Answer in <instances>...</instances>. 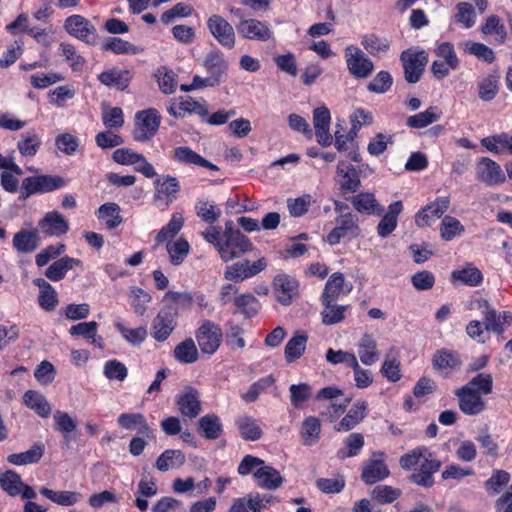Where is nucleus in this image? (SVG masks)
Listing matches in <instances>:
<instances>
[{
  "label": "nucleus",
  "mask_w": 512,
  "mask_h": 512,
  "mask_svg": "<svg viewBox=\"0 0 512 512\" xmlns=\"http://www.w3.org/2000/svg\"><path fill=\"white\" fill-rule=\"evenodd\" d=\"M42 141L35 129H30L21 135L17 149L23 157H33L41 147Z\"/></svg>",
  "instance_id": "4c0bfd02"
},
{
  "label": "nucleus",
  "mask_w": 512,
  "mask_h": 512,
  "mask_svg": "<svg viewBox=\"0 0 512 512\" xmlns=\"http://www.w3.org/2000/svg\"><path fill=\"white\" fill-rule=\"evenodd\" d=\"M253 477L259 487L267 490H275L283 482L279 471L265 463L254 472Z\"/></svg>",
  "instance_id": "cd10ccee"
},
{
  "label": "nucleus",
  "mask_w": 512,
  "mask_h": 512,
  "mask_svg": "<svg viewBox=\"0 0 512 512\" xmlns=\"http://www.w3.org/2000/svg\"><path fill=\"white\" fill-rule=\"evenodd\" d=\"M65 30L71 35L87 44H94L96 39L95 26L82 15H72L64 22Z\"/></svg>",
  "instance_id": "f8f14e48"
},
{
  "label": "nucleus",
  "mask_w": 512,
  "mask_h": 512,
  "mask_svg": "<svg viewBox=\"0 0 512 512\" xmlns=\"http://www.w3.org/2000/svg\"><path fill=\"white\" fill-rule=\"evenodd\" d=\"M221 338V329L211 321H205L198 329L197 341L203 353L213 354L218 349Z\"/></svg>",
  "instance_id": "ddd939ff"
},
{
  "label": "nucleus",
  "mask_w": 512,
  "mask_h": 512,
  "mask_svg": "<svg viewBox=\"0 0 512 512\" xmlns=\"http://www.w3.org/2000/svg\"><path fill=\"white\" fill-rule=\"evenodd\" d=\"M337 173L342 176L340 188L344 192H355L361 185L358 172L351 164L340 161L337 165Z\"/></svg>",
  "instance_id": "72a5a7b5"
},
{
  "label": "nucleus",
  "mask_w": 512,
  "mask_h": 512,
  "mask_svg": "<svg viewBox=\"0 0 512 512\" xmlns=\"http://www.w3.org/2000/svg\"><path fill=\"white\" fill-rule=\"evenodd\" d=\"M195 430L205 440H216L224 431L220 417L214 413L202 416L198 420Z\"/></svg>",
  "instance_id": "5701e85b"
},
{
  "label": "nucleus",
  "mask_w": 512,
  "mask_h": 512,
  "mask_svg": "<svg viewBox=\"0 0 512 512\" xmlns=\"http://www.w3.org/2000/svg\"><path fill=\"white\" fill-rule=\"evenodd\" d=\"M344 57L347 69L354 78L365 79L372 74L374 64L359 47L347 46L344 50Z\"/></svg>",
  "instance_id": "423d86ee"
},
{
  "label": "nucleus",
  "mask_w": 512,
  "mask_h": 512,
  "mask_svg": "<svg viewBox=\"0 0 512 512\" xmlns=\"http://www.w3.org/2000/svg\"><path fill=\"white\" fill-rule=\"evenodd\" d=\"M346 450H340L338 457L341 459L354 457L359 454L364 446V437L361 433H351L345 439Z\"/></svg>",
  "instance_id": "680f3d73"
},
{
  "label": "nucleus",
  "mask_w": 512,
  "mask_h": 512,
  "mask_svg": "<svg viewBox=\"0 0 512 512\" xmlns=\"http://www.w3.org/2000/svg\"><path fill=\"white\" fill-rule=\"evenodd\" d=\"M266 267L267 260L265 257H261L254 262L243 260L227 266L223 276L226 280L238 283L259 274L265 270Z\"/></svg>",
  "instance_id": "6e6552de"
},
{
  "label": "nucleus",
  "mask_w": 512,
  "mask_h": 512,
  "mask_svg": "<svg viewBox=\"0 0 512 512\" xmlns=\"http://www.w3.org/2000/svg\"><path fill=\"white\" fill-rule=\"evenodd\" d=\"M357 353L360 361L367 366L374 365L380 358V352L377 349V343L371 334H364L358 344Z\"/></svg>",
  "instance_id": "bb28decb"
},
{
  "label": "nucleus",
  "mask_w": 512,
  "mask_h": 512,
  "mask_svg": "<svg viewBox=\"0 0 512 512\" xmlns=\"http://www.w3.org/2000/svg\"><path fill=\"white\" fill-rule=\"evenodd\" d=\"M344 283V275L340 272H336L329 277L322 295V302L325 306H331V303L338 299L343 292Z\"/></svg>",
  "instance_id": "e433bc0d"
},
{
  "label": "nucleus",
  "mask_w": 512,
  "mask_h": 512,
  "mask_svg": "<svg viewBox=\"0 0 512 512\" xmlns=\"http://www.w3.org/2000/svg\"><path fill=\"white\" fill-rule=\"evenodd\" d=\"M41 232L47 237H60L69 231L67 219L58 211H49L38 222Z\"/></svg>",
  "instance_id": "2eb2a0df"
},
{
  "label": "nucleus",
  "mask_w": 512,
  "mask_h": 512,
  "mask_svg": "<svg viewBox=\"0 0 512 512\" xmlns=\"http://www.w3.org/2000/svg\"><path fill=\"white\" fill-rule=\"evenodd\" d=\"M235 305L241 313L250 318L258 313L259 303L252 294H242L235 298Z\"/></svg>",
  "instance_id": "774afa93"
},
{
  "label": "nucleus",
  "mask_w": 512,
  "mask_h": 512,
  "mask_svg": "<svg viewBox=\"0 0 512 512\" xmlns=\"http://www.w3.org/2000/svg\"><path fill=\"white\" fill-rule=\"evenodd\" d=\"M353 207L360 213L373 214L378 206L377 200L372 193L361 192L352 197Z\"/></svg>",
  "instance_id": "bf43d9fd"
},
{
  "label": "nucleus",
  "mask_w": 512,
  "mask_h": 512,
  "mask_svg": "<svg viewBox=\"0 0 512 512\" xmlns=\"http://www.w3.org/2000/svg\"><path fill=\"white\" fill-rule=\"evenodd\" d=\"M44 453L45 445L42 442H36L25 452L8 455L7 462L16 466L36 464L41 460Z\"/></svg>",
  "instance_id": "2f4dec72"
},
{
  "label": "nucleus",
  "mask_w": 512,
  "mask_h": 512,
  "mask_svg": "<svg viewBox=\"0 0 512 512\" xmlns=\"http://www.w3.org/2000/svg\"><path fill=\"white\" fill-rule=\"evenodd\" d=\"M82 261L70 256H64L56 259L45 271V276L53 281L58 282L65 278L68 271L72 270L75 266H82Z\"/></svg>",
  "instance_id": "393cba45"
},
{
  "label": "nucleus",
  "mask_w": 512,
  "mask_h": 512,
  "mask_svg": "<svg viewBox=\"0 0 512 512\" xmlns=\"http://www.w3.org/2000/svg\"><path fill=\"white\" fill-rule=\"evenodd\" d=\"M118 425L126 430L137 429V433L142 436H152V430L141 413H122L117 419Z\"/></svg>",
  "instance_id": "a878e982"
},
{
  "label": "nucleus",
  "mask_w": 512,
  "mask_h": 512,
  "mask_svg": "<svg viewBox=\"0 0 512 512\" xmlns=\"http://www.w3.org/2000/svg\"><path fill=\"white\" fill-rule=\"evenodd\" d=\"M454 20L456 23L462 24L467 29L473 27L476 23V14L472 4L459 2L456 5Z\"/></svg>",
  "instance_id": "13d9d810"
},
{
  "label": "nucleus",
  "mask_w": 512,
  "mask_h": 512,
  "mask_svg": "<svg viewBox=\"0 0 512 512\" xmlns=\"http://www.w3.org/2000/svg\"><path fill=\"white\" fill-rule=\"evenodd\" d=\"M24 483L21 480L20 475L14 470H7L5 473L0 475V487L9 496L15 497L20 494Z\"/></svg>",
  "instance_id": "603ef678"
},
{
  "label": "nucleus",
  "mask_w": 512,
  "mask_h": 512,
  "mask_svg": "<svg viewBox=\"0 0 512 512\" xmlns=\"http://www.w3.org/2000/svg\"><path fill=\"white\" fill-rule=\"evenodd\" d=\"M401 490L388 485H378L371 491V496L381 504L391 503L401 496Z\"/></svg>",
  "instance_id": "338daca9"
},
{
  "label": "nucleus",
  "mask_w": 512,
  "mask_h": 512,
  "mask_svg": "<svg viewBox=\"0 0 512 512\" xmlns=\"http://www.w3.org/2000/svg\"><path fill=\"white\" fill-rule=\"evenodd\" d=\"M196 214L202 221L210 226L218 221L221 216V209L213 202L199 200L195 206Z\"/></svg>",
  "instance_id": "3c124183"
},
{
  "label": "nucleus",
  "mask_w": 512,
  "mask_h": 512,
  "mask_svg": "<svg viewBox=\"0 0 512 512\" xmlns=\"http://www.w3.org/2000/svg\"><path fill=\"white\" fill-rule=\"evenodd\" d=\"M368 403L365 400H357L350 408L347 415L339 422L337 431H350L355 428L367 415Z\"/></svg>",
  "instance_id": "c756f323"
},
{
  "label": "nucleus",
  "mask_w": 512,
  "mask_h": 512,
  "mask_svg": "<svg viewBox=\"0 0 512 512\" xmlns=\"http://www.w3.org/2000/svg\"><path fill=\"white\" fill-rule=\"evenodd\" d=\"M200 235L207 243L215 247L221 260L224 262L240 258L243 254L252 251L254 248L250 239L243 233L221 237L220 226L207 227L200 232Z\"/></svg>",
  "instance_id": "f257e3e1"
},
{
  "label": "nucleus",
  "mask_w": 512,
  "mask_h": 512,
  "mask_svg": "<svg viewBox=\"0 0 512 512\" xmlns=\"http://www.w3.org/2000/svg\"><path fill=\"white\" fill-rule=\"evenodd\" d=\"M168 113L175 118H184L192 114V97H175L171 99L170 105L167 109Z\"/></svg>",
  "instance_id": "052dcab7"
},
{
  "label": "nucleus",
  "mask_w": 512,
  "mask_h": 512,
  "mask_svg": "<svg viewBox=\"0 0 512 512\" xmlns=\"http://www.w3.org/2000/svg\"><path fill=\"white\" fill-rule=\"evenodd\" d=\"M236 29L244 39L266 42L272 38L270 27L256 19L241 20Z\"/></svg>",
  "instance_id": "4468645a"
},
{
  "label": "nucleus",
  "mask_w": 512,
  "mask_h": 512,
  "mask_svg": "<svg viewBox=\"0 0 512 512\" xmlns=\"http://www.w3.org/2000/svg\"><path fill=\"white\" fill-rule=\"evenodd\" d=\"M361 45L372 56H382L390 49V41L376 34H366L361 39Z\"/></svg>",
  "instance_id": "58836bf2"
},
{
  "label": "nucleus",
  "mask_w": 512,
  "mask_h": 512,
  "mask_svg": "<svg viewBox=\"0 0 512 512\" xmlns=\"http://www.w3.org/2000/svg\"><path fill=\"white\" fill-rule=\"evenodd\" d=\"M307 339V336L304 334H295L286 343L284 354L287 362H294L303 355L306 349Z\"/></svg>",
  "instance_id": "8fccbe9b"
},
{
  "label": "nucleus",
  "mask_w": 512,
  "mask_h": 512,
  "mask_svg": "<svg viewBox=\"0 0 512 512\" xmlns=\"http://www.w3.org/2000/svg\"><path fill=\"white\" fill-rule=\"evenodd\" d=\"M151 295L144 289L132 286L129 290V302L133 311L138 316H143L146 312V305L151 302Z\"/></svg>",
  "instance_id": "09e8293b"
},
{
  "label": "nucleus",
  "mask_w": 512,
  "mask_h": 512,
  "mask_svg": "<svg viewBox=\"0 0 512 512\" xmlns=\"http://www.w3.org/2000/svg\"><path fill=\"white\" fill-rule=\"evenodd\" d=\"M185 454L178 449H166L157 458L155 467L161 471L166 472L169 469H178L185 463Z\"/></svg>",
  "instance_id": "c9c22d12"
},
{
  "label": "nucleus",
  "mask_w": 512,
  "mask_h": 512,
  "mask_svg": "<svg viewBox=\"0 0 512 512\" xmlns=\"http://www.w3.org/2000/svg\"><path fill=\"white\" fill-rule=\"evenodd\" d=\"M33 284L40 289L38 305L47 312L53 311L58 305V295L54 287L43 278H36Z\"/></svg>",
  "instance_id": "c85d7f7f"
},
{
  "label": "nucleus",
  "mask_w": 512,
  "mask_h": 512,
  "mask_svg": "<svg viewBox=\"0 0 512 512\" xmlns=\"http://www.w3.org/2000/svg\"><path fill=\"white\" fill-rule=\"evenodd\" d=\"M97 217L99 220L105 221L108 229H114L122 223L120 206L114 202L101 205L97 211Z\"/></svg>",
  "instance_id": "37998d69"
},
{
  "label": "nucleus",
  "mask_w": 512,
  "mask_h": 512,
  "mask_svg": "<svg viewBox=\"0 0 512 512\" xmlns=\"http://www.w3.org/2000/svg\"><path fill=\"white\" fill-rule=\"evenodd\" d=\"M40 493L51 500L52 502L61 506H72L78 503L82 497L81 493L77 491H54L47 487L40 489Z\"/></svg>",
  "instance_id": "ea45409f"
},
{
  "label": "nucleus",
  "mask_w": 512,
  "mask_h": 512,
  "mask_svg": "<svg viewBox=\"0 0 512 512\" xmlns=\"http://www.w3.org/2000/svg\"><path fill=\"white\" fill-rule=\"evenodd\" d=\"M189 294L167 291L163 297L164 307L158 312L153 321V337L157 341H165L174 329V318L178 306L188 304Z\"/></svg>",
  "instance_id": "7ed1b4c3"
},
{
  "label": "nucleus",
  "mask_w": 512,
  "mask_h": 512,
  "mask_svg": "<svg viewBox=\"0 0 512 512\" xmlns=\"http://www.w3.org/2000/svg\"><path fill=\"white\" fill-rule=\"evenodd\" d=\"M463 231L464 227L458 219L452 216H445L442 219L440 235L444 240L450 241L455 236L460 235Z\"/></svg>",
  "instance_id": "e2e57ef3"
},
{
  "label": "nucleus",
  "mask_w": 512,
  "mask_h": 512,
  "mask_svg": "<svg viewBox=\"0 0 512 512\" xmlns=\"http://www.w3.org/2000/svg\"><path fill=\"white\" fill-rule=\"evenodd\" d=\"M400 60L403 64L405 80L411 84L417 83L428 62L427 53L425 51L410 52L406 50L401 53Z\"/></svg>",
  "instance_id": "1a4fd4ad"
},
{
  "label": "nucleus",
  "mask_w": 512,
  "mask_h": 512,
  "mask_svg": "<svg viewBox=\"0 0 512 512\" xmlns=\"http://www.w3.org/2000/svg\"><path fill=\"white\" fill-rule=\"evenodd\" d=\"M463 388L473 390L480 395H488L493 389V377L489 373H478Z\"/></svg>",
  "instance_id": "5fc2aeb1"
},
{
  "label": "nucleus",
  "mask_w": 512,
  "mask_h": 512,
  "mask_svg": "<svg viewBox=\"0 0 512 512\" xmlns=\"http://www.w3.org/2000/svg\"><path fill=\"white\" fill-rule=\"evenodd\" d=\"M23 403L38 416L47 418L51 413V406L45 396L35 390H28L23 395Z\"/></svg>",
  "instance_id": "f704fd0d"
},
{
  "label": "nucleus",
  "mask_w": 512,
  "mask_h": 512,
  "mask_svg": "<svg viewBox=\"0 0 512 512\" xmlns=\"http://www.w3.org/2000/svg\"><path fill=\"white\" fill-rule=\"evenodd\" d=\"M321 425L318 418L314 416L307 417L300 429V435L303 439V444L311 446L315 444L320 438Z\"/></svg>",
  "instance_id": "49530a36"
},
{
  "label": "nucleus",
  "mask_w": 512,
  "mask_h": 512,
  "mask_svg": "<svg viewBox=\"0 0 512 512\" xmlns=\"http://www.w3.org/2000/svg\"><path fill=\"white\" fill-rule=\"evenodd\" d=\"M184 224V218L180 213H174L170 221L164 225L154 238L152 248L155 250L164 242L169 255L170 262L173 265H180L188 256L190 244L185 238H178L176 241L172 239L179 233Z\"/></svg>",
  "instance_id": "f03ea898"
},
{
  "label": "nucleus",
  "mask_w": 512,
  "mask_h": 512,
  "mask_svg": "<svg viewBox=\"0 0 512 512\" xmlns=\"http://www.w3.org/2000/svg\"><path fill=\"white\" fill-rule=\"evenodd\" d=\"M132 79V75L129 70H120L113 68L108 71H104L98 75V80L107 87H113L118 90H125Z\"/></svg>",
  "instance_id": "7c9ffc66"
},
{
  "label": "nucleus",
  "mask_w": 512,
  "mask_h": 512,
  "mask_svg": "<svg viewBox=\"0 0 512 512\" xmlns=\"http://www.w3.org/2000/svg\"><path fill=\"white\" fill-rule=\"evenodd\" d=\"M103 51H110L116 55H136L140 49L134 44L119 37H110L102 45Z\"/></svg>",
  "instance_id": "c03bdc74"
},
{
  "label": "nucleus",
  "mask_w": 512,
  "mask_h": 512,
  "mask_svg": "<svg viewBox=\"0 0 512 512\" xmlns=\"http://www.w3.org/2000/svg\"><path fill=\"white\" fill-rule=\"evenodd\" d=\"M207 27L218 43L226 49H233L236 36L233 26L223 17L212 15L207 21Z\"/></svg>",
  "instance_id": "9b49d317"
},
{
  "label": "nucleus",
  "mask_w": 512,
  "mask_h": 512,
  "mask_svg": "<svg viewBox=\"0 0 512 512\" xmlns=\"http://www.w3.org/2000/svg\"><path fill=\"white\" fill-rule=\"evenodd\" d=\"M40 240L39 231L37 229H21L14 234L12 243L17 252L31 253L38 248Z\"/></svg>",
  "instance_id": "b1692460"
},
{
  "label": "nucleus",
  "mask_w": 512,
  "mask_h": 512,
  "mask_svg": "<svg viewBox=\"0 0 512 512\" xmlns=\"http://www.w3.org/2000/svg\"><path fill=\"white\" fill-rule=\"evenodd\" d=\"M434 52L440 61L446 62L453 70L458 69L460 61L452 43L443 42L436 47Z\"/></svg>",
  "instance_id": "0e129e2a"
},
{
  "label": "nucleus",
  "mask_w": 512,
  "mask_h": 512,
  "mask_svg": "<svg viewBox=\"0 0 512 512\" xmlns=\"http://www.w3.org/2000/svg\"><path fill=\"white\" fill-rule=\"evenodd\" d=\"M477 179L487 186H495L505 182L506 177L500 165L488 157H482L476 169Z\"/></svg>",
  "instance_id": "dca6fc26"
},
{
  "label": "nucleus",
  "mask_w": 512,
  "mask_h": 512,
  "mask_svg": "<svg viewBox=\"0 0 512 512\" xmlns=\"http://www.w3.org/2000/svg\"><path fill=\"white\" fill-rule=\"evenodd\" d=\"M180 190L179 182L176 178L167 176L163 180L155 181V201L161 209H166L175 199Z\"/></svg>",
  "instance_id": "f3484780"
},
{
  "label": "nucleus",
  "mask_w": 512,
  "mask_h": 512,
  "mask_svg": "<svg viewBox=\"0 0 512 512\" xmlns=\"http://www.w3.org/2000/svg\"><path fill=\"white\" fill-rule=\"evenodd\" d=\"M330 120V111L326 106L318 107L313 111L315 136L317 142L323 147L330 146L333 141V137L329 132Z\"/></svg>",
  "instance_id": "a211bd4d"
},
{
  "label": "nucleus",
  "mask_w": 512,
  "mask_h": 512,
  "mask_svg": "<svg viewBox=\"0 0 512 512\" xmlns=\"http://www.w3.org/2000/svg\"><path fill=\"white\" fill-rule=\"evenodd\" d=\"M236 426L241 437L249 441H257L262 437V430L257 421L250 416H240L236 420Z\"/></svg>",
  "instance_id": "a19ab883"
},
{
  "label": "nucleus",
  "mask_w": 512,
  "mask_h": 512,
  "mask_svg": "<svg viewBox=\"0 0 512 512\" xmlns=\"http://www.w3.org/2000/svg\"><path fill=\"white\" fill-rule=\"evenodd\" d=\"M274 285L277 300L283 305L290 304L292 297L297 294V281L292 277L280 275L275 278Z\"/></svg>",
  "instance_id": "473e14b6"
},
{
  "label": "nucleus",
  "mask_w": 512,
  "mask_h": 512,
  "mask_svg": "<svg viewBox=\"0 0 512 512\" xmlns=\"http://www.w3.org/2000/svg\"><path fill=\"white\" fill-rule=\"evenodd\" d=\"M452 279L459 280L463 284L469 286H477L482 282L483 275L478 268L472 265H468L461 270L453 271Z\"/></svg>",
  "instance_id": "4d7b16f0"
},
{
  "label": "nucleus",
  "mask_w": 512,
  "mask_h": 512,
  "mask_svg": "<svg viewBox=\"0 0 512 512\" xmlns=\"http://www.w3.org/2000/svg\"><path fill=\"white\" fill-rule=\"evenodd\" d=\"M455 394L459 399V408L464 414L475 416L485 410L486 402L479 393L461 387Z\"/></svg>",
  "instance_id": "412c9836"
},
{
  "label": "nucleus",
  "mask_w": 512,
  "mask_h": 512,
  "mask_svg": "<svg viewBox=\"0 0 512 512\" xmlns=\"http://www.w3.org/2000/svg\"><path fill=\"white\" fill-rule=\"evenodd\" d=\"M460 48L465 53L474 55L476 58L486 63H492L495 60L494 51L483 43L468 40L462 42Z\"/></svg>",
  "instance_id": "a18cd8bd"
},
{
  "label": "nucleus",
  "mask_w": 512,
  "mask_h": 512,
  "mask_svg": "<svg viewBox=\"0 0 512 512\" xmlns=\"http://www.w3.org/2000/svg\"><path fill=\"white\" fill-rule=\"evenodd\" d=\"M439 118L440 114L437 113V108L430 106L424 112L409 116L406 125L413 129H422L438 121Z\"/></svg>",
  "instance_id": "de8ad7c7"
},
{
  "label": "nucleus",
  "mask_w": 512,
  "mask_h": 512,
  "mask_svg": "<svg viewBox=\"0 0 512 512\" xmlns=\"http://www.w3.org/2000/svg\"><path fill=\"white\" fill-rule=\"evenodd\" d=\"M159 89L164 94H172L178 85L177 74L167 66H160L154 74Z\"/></svg>",
  "instance_id": "79ce46f5"
},
{
  "label": "nucleus",
  "mask_w": 512,
  "mask_h": 512,
  "mask_svg": "<svg viewBox=\"0 0 512 512\" xmlns=\"http://www.w3.org/2000/svg\"><path fill=\"white\" fill-rule=\"evenodd\" d=\"M56 147L66 155H74L80 145L79 139L71 133H61L55 138Z\"/></svg>",
  "instance_id": "69168bd1"
},
{
  "label": "nucleus",
  "mask_w": 512,
  "mask_h": 512,
  "mask_svg": "<svg viewBox=\"0 0 512 512\" xmlns=\"http://www.w3.org/2000/svg\"><path fill=\"white\" fill-rule=\"evenodd\" d=\"M390 471L385 464L384 452H373L363 466L361 480L367 485H373L387 478Z\"/></svg>",
  "instance_id": "9d476101"
},
{
  "label": "nucleus",
  "mask_w": 512,
  "mask_h": 512,
  "mask_svg": "<svg viewBox=\"0 0 512 512\" xmlns=\"http://www.w3.org/2000/svg\"><path fill=\"white\" fill-rule=\"evenodd\" d=\"M440 467L441 461L431 458V454H429V457H424L420 467L413 471L409 479L418 486L430 488L434 485L433 474L439 471Z\"/></svg>",
  "instance_id": "6ab92c4d"
},
{
  "label": "nucleus",
  "mask_w": 512,
  "mask_h": 512,
  "mask_svg": "<svg viewBox=\"0 0 512 512\" xmlns=\"http://www.w3.org/2000/svg\"><path fill=\"white\" fill-rule=\"evenodd\" d=\"M472 309L482 311L483 323L486 331H491L497 335L504 333L503 323H501V314L498 313L486 299H475L471 303Z\"/></svg>",
  "instance_id": "aec40b11"
},
{
  "label": "nucleus",
  "mask_w": 512,
  "mask_h": 512,
  "mask_svg": "<svg viewBox=\"0 0 512 512\" xmlns=\"http://www.w3.org/2000/svg\"><path fill=\"white\" fill-rule=\"evenodd\" d=\"M202 66L206 69L209 76L200 77L194 75V90L215 87L224 81L228 63L221 51L214 50L209 52L203 60Z\"/></svg>",
  "instance_id": "39448f33"
},
{
  "label": "nucleus",
  "mask_w": 512,
  "mask_h": 512,
  "mask_svg": "<svg viewBox=\"0 0 512 512\" xmlns=\"http://www.w3.org/2000/svg\"><path fill=\"white\" fill-rule=\"evenodd\" d=\"M161 116L154 108L142 110L136 113L133 138L136 141L150 140L158 131Z\"/></svg>",
  "instance_id": "0eeeda50"
},
{
  "label": "nucleus",
  "mask_w": 512,
  "mask_h": 512,
  "mask_svg": "<svg viewBox=\"0 0 512 512\" xmlns=\"http://www.w3.org/2000/svg\"><path fill=\"white\" fill-rule=\"evenodd\" d=\"M432 364L435 369H454L461 364V361L456 352L442 349L434 354Z\"/></svg>",
  "instance_id": "6e6d98bb"
},
{
  "label": "nucleus",
  "mask_w": 512,
  "mask_h": 512,
  "mask_svg": "<svg viewBox=\"0 0 512 512\" xmlns=\"http://www.w3.org/2000/svg\"><path fill=\"white\" fill-rule=\"evenodd\" d=\"M450 198L439 197L431 204L421 209L415 216V223L418 227L430 225L432 220L439 219L449 208Z\"/></svg>",
  "instance_id": "4be33fe9"
},
{
  "label": "nucleus",
  "mask_w": 512,
  "mask_h": 512,
  "mask_svg": "<svg viewBox=\"0 0 512 512\" xmlns=\"http://www.w3.org/2000/svg\"><path fill=\"white\" fill-rule=\"evenodd\" d=\"M70 180L60 175L40 174L22 180L19 199L26 200L32 195L51 193L68 186Z\"/></svg>",
  "instance_id": "20e7f679"
},
{
  "label": "nucleus",
  "mask_w": 512,
  "mask_h": 512,
  "mask_svg": "<svg viewBox=\"0 0 512 512\" xmlns=\"http://www.w3.org/2000/svg\"><path fill=\"white\" fill-rule=\"evenodd\" d=\"M481 32L484 35H496V41L500 44L505 43L507 31L505 25L497 15H490L481 26Z\"/></svg>",
  "instance_id": "864d4df0"
}]
</instances>
